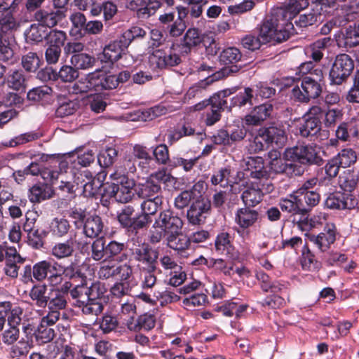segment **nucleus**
I'll list each match as a JSON object with an SVG mask.
<instances>
[{
    "instance_id": "7c9ffc66",
    "label": "nucleus",
    "mask_w": 359,
    "mask_h": 359,
    "mask_svg": "<svg viewBox=\"0 0 359 359\" xmlns=\"http://www.w3.org/2000/svg\"><path fill=\"white\" fill-rule=\"evenodd\" d=\"M264 193L259 184L252 182L241 194L245 206L254 208L263 200Z\"/></svg>"
},
{
    "instance_id": "338daca9",
    "label": "nucleus",
    "mask_w": 359,
    "mask_h": 359,
    "mask_svg": "<svg viewBox=\"0 0 359 359\" xmlns=\"http://www.w3.org/2000/svg\"><path fill=\"white\" fill-rule=\"evenodd\" d=\"M157 269V266H155L154 269L151 267L142 268L141 287L143 290L151 289L156 285L157 280L156 271Z\"/></svg>"
},
{
    "instance_id": "5fc2aeb1",
    "label": "nucleus",
    "mask_w": 359,
    "mask_h": 359,
    "mask_svg": "<svg viewBox=\"0 0 359 359\" xmlns=\"http://www.w3.org/2000/svg\"><path fill=\"white\" fill-rule=\"evenodd\" d=\"M198 160V158L187 159L179 156H172L169 161L168 168L172 170L182 167L185 172H190L197 163Z\"/></svg>"
},
{
    "instance_id": "dca6fc26",
    "label": "nucleus",
    "mask_w": 359,
    "mask_h": 359,
    "mask_svg": "<svg viewBox=\"0 0 359 359\" xmlns=\"http://www.w3.org/2000/svg\"><path fill=\"white\" fill-rule=\"evenodd\" d=\"M324 205L330 210H352L358 205V201L353 194L334 191L328 194Z\"/></svg>"
},
{
    "instance_id": "6e6552de",
    "label": "nucleus",
    "mask_w": 359,
    "mask_h": 359,
    "mask_svg": "<svg viewBox=\"0 0 359 359\" xmlns=\"http://www.w3.org/2000/svg\"><path fill=\"white\" fill-rule=\"evenodd\" d=\"M242 57L241 52L236 47L224 49L219 56V62L224 67L216 72L217 78L220 79L238 74L245 66V64H240Z\"/></svg>"
},
{
    "instance_id": "f3484780",
    "label": "nucleus",
    "mask_w": 359,
    "mask_h": 359,
    "mask_svg": "<svg viewBox=\"0 0 359 359\" xmlns=\"http://www.w3.org/2000/svg\"><path fill=\"white\" fill-rule=\"evenodd\" d=\"M132 255L136 262L144 264L145 267L154 269L158 265L159 250L149 243L143 242L133 249Z\"/></svg>"
},
{
    "instance_id": "f704fd0d",
    "label": "nucleus",
    "mask_w": 359,
    "mask_h": 359,
    "mask_svg": "<svg viewBox=\"0 0 359 359\" xmlns=\"http://www.w3.org/2000/svg\"><path fill=\"white\" fill-rule=\"evenodd\" d=\"M83 232L86 237L97 238L104 228L102 218L97 215H90L82 225Z\"/></svg>"
},
{
    "instance_id": "a211bd4d",
    "label": "nucleus",
    "mask_w": 359,
    "mask_h": 359,
    "mask_svg": "<svg viewBox=\"0 0 359 359\" xmlns=\"http://www.w3.org/2000/svg\"><path fill=\"white\" fill-rule=\"evenodd\" d=\"M86 80L88 81V86L95 92L112 90L117 88L115 74H111L101 70L88 74Z\"/></svg>"
},
{
    "instance_id": "393cba45",
    "label": "nucleus",
    "mask_w": 359,
    "mask_h": 359,
    "mask_svg": "<svg viewBox=\"0 0 359 359\" xmlns=\"http://www.w3.org/2000/svg\"><path fill=\"white\" fill-rule=\"evenodd\" d=\"M81 245L83 247L88 245V243L82 244L76 239V237H71L63 242L56 243L51 249V254L58 259L69 258L74 255L75 247L79 248Z\"/></svg>"
},
{
    "instance_id": "de8ad7c7",
    "label": "nucleus",
    "mask_w": 359,
    "mask_h": 359,
    "mask_svg": "<svg viewBox=\"0 0 359 359\" xmlns=\"http://www.w3.org/2000/svg\"><path fill=\"white\" fill-rule=\"evenodd\" d=\"M203 187V182L200 184V182L194 185L193 188L189 190L182 191L175 198L174 201L175 207L177 209L182 210L187 207L191 200H194L196 197L195 191L197 187Z\"/></svg>"
},
{
    "instance_id": "ddd939ff",
    "label": "nucleus",
    "mask_w": 359,
    "mask_h": 359,
    "mask_svg": "<svg viewBox=\"0 0 359 359\" xmlns=\"http://www.w3.org/2000/svg\"><path fill=\"white\" fill-rule=\"evenodd\" d=\"M210 212V200L208 197L201 195L190 205L187 212V217L191 224L200 225L205 223Z\"/></svg>"
},
{
    "instance_id": "aec40b11",
    "label": "nucleus",
    "mask_w": 359,
    "mask_h": 359,
    "mask_svg": "<svg viewBox=\"0 0 359 359\" xmlns=\"http://www.w3.org/2000/svg\"><path fill=\"white\" fill-rule=\"evenodd\" d=\"M260 219L261 216L257 210L248 206L238 208L234 217L235 223L238 226L237 233L243 235L245 230L252 227Z\"/></svg>"
},
{
    "instance_id": "6ab92c4d",
    "label": "nucleus",
    "mask_w": 359,
    "mask_h": 359,
    "mask_svg": "<svg viewBox=\"0 0 359 359\" xmlns=\"http://www.w3.org/2000/svg\"><path fill=\"white\" fill-rule=\"evenodd\" d=\"M273 113V104L270 101H267L253 107L251 111L244 117L243 123L248 126H261L264 121L272 118Z\"/></svg>"
},
{
    "instance_id": "4c0bfd02",
    "label": "nucleus",
    "mask_w": 359,
    "mask_h": 359,
    "mask_svg": "<svg viewBox=\"0 0 359 359\" xmlns=\"http://www.w3.org/2000/svg\"><path fill=\"white\" fill-rule=\"evenodd\" d=\"M126 245L116 241H111L106 245V260L123 262L128 257L126 253L123 252Z\"/></svg>"
},
{
    "instance_id": "423d86ee",
    "label": "nucleus",
    "mask_w": 359,
    "mask_h": 359,
    "mask_svg": "<svg viewBox=\"0 0 359 359\" xmlns=\"http://www.w3.org/2000/svg\"><path fill=\"white\" fill-rule=\"evenodd\" d=\"M283 158L306 165L319 166L323 163V159L320 154V147L313 144H299L286 148Z\"/></svg>"
},
{
    "instance_id": "49530a36",
    "label": "nucleus",
    "mask_w": 359,
    "mask_h": 359,
    "mask_svg": "<svg viewBox=\"0 0 359 359\" xmlns=\"http://www.w3.org/2000/svg\"><path fill=\"white\" fill-rule=\"evenodd\" d=\"M166 241L169 248L177 251H183L190 245L189 238L183 235L181 231L168 235L166 237Z\"/></svg>"
},
{
    "instance_id": "c03bdc74",
    "label": "nucleus",
    "mask_w": 359,
    "mask_h": 359,
    "mask_svg": "<svg viewBox=\"0 0 359 359\" xmlns=\"http://www.w3.org/2000/svg\"><path fill=\"white\" fill-rule=\"evenodd\" d=\"M96 321L100 330L105 334L116 331L118 327L117 317L109 313H104L101 318H97Z\"/></svg>"
},
{
    "instance_id": "39448f33",
    "label": "nucleus",
    "mask_w": 359,
    "mask_h": 359,
    "mask_svg": "<svg viewBox=\"0 0 359 359\" xmlns=\"http://www.w3.org/2000/svg\"><path fill=\"white\" fill-rule=\"evenodd\" d=\"M175 182L176 178L171 174L167 173L165 170H158L150 175L144 182L139 183L135 191L141 198H154L156 196H161L162 183L168 186Z\"/></svg>"
},
{
    "instance_id": "f257e3e1",
    "label": "nucleus",
    "mask_w": 359,
    "mask_h": 359,
    "mask_svg": "<svg viewBox=\"0 0 359 359\" xmlns=\"http://www.w3.org/2000/svg\"><path fill=\"white\" fill-rule=\"evenodd\" d=\"M140 208L141 212L135 213L134 206H123L117 213V221L129 236H136L140 231L147 230L153 222L152 216L156 215L163 203V196L144 198Z\"/></svg>"
},
{
    "instance_id": "cd10ccee",
    "label": "nucleus",
    "mask_w": 359,
    "mask_h": 359,
    "mask_svg": "<svg viewBox=\"0 0 359 359\" xmlns=\"http://www.w3.org/2000/svg\"><path fill=\"white\" fill-rule=\"evenodd\" d=\"M249 176L255 180H267L269 173L264 166V159L260 156L250 157L246 163V169Z\"/></svg>"
},
{
    "instance_id": "e2e57ef3",
    "label": "nucleus",
    "mask_w": 359,
    "mask_h": 359,
    "mask_svg": "<svg viewBox=\"0 0 359 359\" xmlns=\"http://www.w3.org/2000/svg\"><path fill=\"white\" fill-rule=\"evenodd\" d=\"M19 26L13 13L10 12L2 13L0 15V30L3 33H8L15 30Z\"/></svg>"
},
{
    "instance_id": "6e6d98bb",
    "label": "nucleus",
    "mask_w": 359,
    "mask_h": 359,
    "mask_svg": "<svg viewBox=\"0 0 359 359\" xmlns=\"http://www.w3.org/2000/svg\"><path fill=\"white\" fill-rule=\"evenodd\" d=\"M67 39L64 31L52 29L46 36V42L48 46L62 48Z\"/></svg>"
},
{
    "instance_id": "0eeeda50",
    "label": "nucleus",
    "mask_w": 359,
    "mask_h": 359,
    "mask_svg": "<svg viewBox=\"0 0 359 359\" xmlns=\"http://www.w3.org/2000/svg\"><path fill=\"white\" fill-rule=\"evenodd\" d=\"M354 61L346 53L335 56L329 72V81L331 86H340L345 83L354 70Z\"/></svg>"
},
{
    "instance_id": "58836bf2",
    "label": "nucleus",
    "mask_w": 359,
    "mask_h": 359,
    "mask_svg": "<svg viewBox=\"0 0 359 359\" xmlns=\"http://www.w3.org/2000/svg\"><path fill=\"white\" fill-rule=\"evenodd\" d=\"M70 229L69 222L63 217H55L49 224V232L53 237L57 238H62L66 236Z\"/></svg>"
},
{
    "instance_id": "7ed1b4c3",
    "label": "nucleus",
    "mask_w": 359,
    "mask_h": 359,
    "mask_svg": "<svg viewBox=\"0 0 359 359\" xmlns=\"http://www.w3.org/2000/svg\"><path fill=\"white\" fill-rule=\"evenodd\" d=\"M57 262L53 259H45L35 263L33 266L27 264L24 266L21 273V281L25 284L41 283L48 279L53 285L55 284V275L57 273Z\"/></svg>"
},
{
    "instance_id": "20e7f679",
    "label": "nucleus",
    "mask_w": 359,
    "mask_h": 359,
    "mask_svg": "<svg viewBox=\"0 0 359 359\" xmlns=\"http://www.w3.org/2000/svg\"><path fill=\"white\" fill-rule=\"evenodd\" d=\"M314 72L317 79L313 77V73H310L301 79V88L297 85L292 88V95L298 102L309 103L321 95L323 73L320 69H314Z\"/></svg>"
},
{
    "instance_id": "052dcab7",
    "label": "nucleus",
    "mask_w": 359,
    "mask_h": 359,
    "mask_svg": "<svg viewBox=\"0 0 359 359\" xmlns=\"http://www.w3.org/2000/svg\"><path fill=\"white\" fill-rule=\"evenodd\" d=\"M118 156V151L113 147L102 150L97 155V161L101 167L108 168L113 165Z\"/></svg>"
},
{
    "instance_id": "c85d7f7f",
    "label": "nucleus",
    "mask_w": 359,
    "mask_h": 359,
    "mask_svg": "<svg viewBox=\"0 0 359 359\" xmlns=\"http://www.w3.org/2000/svg\"><path fill=\"white\" fill-rule=\"evenodd\" d=\"M53 195L54 190L50 184L38 182L29 189L28 198L32 203H39L51 198Z\"/></svg>"
},
{
    "instance_id": "774afa93",
    "label": "nucleus",
    "mask_w": 359,
    "mask_h": 359,
    "mask_svg": "<svg viewBox=\"0 0 359 359\" xmlns=\"http://www.w3.org/2000/svg\"><path fill=\"white\" fill-rule=\"evenodd\" d=\"M48 326L50 325L41 321L35 332L36 339L37 341L41 344L48 343L52 341L55 336L54 330Z\"/></svg>"
},
{
    "instance_id": "2f4dec72",
    "label": "nucleus",
    "mask_w": 359,
    "mask_h": 359,
    "mask_svg": "<svg viewBox=\"0 0 359 359\" xmlns=\"http://www.w3.org/2000/svg\"><path fill=\"white\" fill-rule=\"evenodd\" d=\"M50 294V288L46 284H34L29 290V297L35 306L43 309L46 308Z\"/></svg>"
},
{
    "instance_id": "ea45409f",
    "label": "nucleus",
    "mask_w": 359,
    "mask_h": 359,
    "mask_svg": "<svg viewBox=\"0 0 359 359\" xmlns=\"http://www.w3.org/2000/svg\"><path fill=\"white\" fill-rule=\"evenodd\" d=\"M253 97V90L250 87L245 88L243 91L239 92L230 99V111L233 107L241 108L247 104L252 106Z\"/></svg>"
},
{
    "instance_id": "c9c22d12",
    "label": "nucleus",
    "mask_w": 359,
    "mask_h": 359,
    "mask_svg": "<svg viewBox=\"0 0 359 359\" xmlns=\"http://www.w3.org/2000/svg\"><path fill=\"white\" fill-rule=\"evenodd\" d=\"M280 207L283 212H287L294 216L306 215V210L303 206L297 194L291 195L290 198H283L280 202Z\"/></svg>"
},
{
    "instance_id": "680f3d73",
    "label": "nucleus",
    "mask_w": 359,
    "mask_h": 359,
    "mask_svg": "<svg viewBox=\"0 0 359 359\" xmlns=\"http://www.w3.org/2000/svg\"><path fill=\"white\" fill-rule=\"evenodd\" d=\"M70 295L75 300L74 306H81V304L88 299L86 282L79 284L70 290Z\"/></svg>"
},
{
    "instance_id": "a878e982",
    "label": "nucleus",
    "mask_w": 359,
    "mask_h": 359,
    "mask_svg": "<svg viewBox=\"0 0 359 359\" xmlns=\"http://www.w3.org/2000/svg\"><path fill=\"white\" fill-rule=\"evenodd\" d=\"M203 41L200 31L196 28H189L180 43H177L178 52L182 55H187L191 50L198 46Z\"/></svg>"
},
{
    "instance_id": "f03ea898",
    "label": "nucleus",
    "mask_w": 359,
    "mask_h": 359,
    "mask_svg": "<svg viewBox=\"0 0 359 359\" xmlns=\"http://www.w3.org/2000/svg\"><path fill=\"white\" fill-rule=\"evenodd\" d=\"M294 33L297 34L292 22H289L287 12L277 9L263 21L259 28L262 43H282L288 40Z\"/></svg>"
},
{
    "instance_id": "b1692460",
    "label": "nucleus",
    "mask_w": 359,
    "mask_h": 359,
    "mask_svg": "<svg viewBox=\"0 0 359 359\" xmlns=\"http://www.w3.org/2000/svg\"><path fill=\"white\" fill-rule=\"evenodd\" d=\"M128 46L120 36L116 40L111 41L107 45L102 51L101 60L105 62L114 63L118 61L122 56L126 54Z\"/></svg>"
},
{
    "instance_id": "1a4fd4ad",
    "label": "nucleus",
    "mask_w": 359,
    "mask_h": 359,
    "mask_svg": "<svg viewBox=\"0 0 359 359\" xmlns=\"http://www.w3.org/2000/svg\"><path fill=\"white\" fill-rule=\"evenodd\" d=\"M323 109L318 105L311 107L302 116L298 126L301 137L311 140L322 130Z\"/></svg>"
},
{
    "instance_id": "09e8293b",
    "label": "nucleus",
    "mask_w": 359,
    "mask_h": 359,
    "mask_svg": "<svg viewBox=\"0 0 359 359\" xmlns=\"http://www.w3.org/2000/svg\"><path fill=\"white\" fill-rule=\"evenodd\" d=\"M41 135L36 131H30L17 135L4 144L7 147H15L36 140Z\"/></svg>"
},
{
    "instance_id": "412c9836",
    "label": "nucleus",
    "mask_w": 359,
    "mask_h": 359,
    "mask_svg": "<svg viewBox=\"0 0 359 359\" xmlns=\"http://www.w3.org/2000/svg\"><path fill=\"white\" fill-rule=\"evenodd\" d=\"M337 229L333 223L327 224L318 235L307 233L308 239L321 252L327 251L336 241Z\"/></svg>"
},
{
    "instance_id": "473e14b6",
    "label": "nucleus",
    "mask_w": 359,
    "mask_h": 359,
    "mask_svg": "<svg viewBox=\"0 0 359 359\" xmlns=\"http://www.w3.org/2000/svg\"><path fill=\"white\" fill-rule=\"evenodd\" d=\"M338 184L344 192L351 194L359 184L358 171L353 169L343 171L339 176Z\"/></svg>"
},
{
    "instance_id": "79ce46f5",
    "label": "nucleus",
    "mask_w": 359,
    "mask_h": 359,
    "mask_svg": "<svg viewBox=\"0 0 359 359\" xmlns=\"http://www.w3.org/2000/svg\"><path fill=\"white\" fill-rule=\"evenodd\" d=\"M215 249L217 254L229 255L233 250L231 236L228 232L219 233L215 240Z\"/></svg>"
},
{
    "instance_id": "72a5a7b5",
    "label": "nucleus",
    "mask_w": 359,
    "mask_h": 359,
    "mask_svg": "<svg viewBox=\"0 0 359 359\" xmlns=\"http://www.w3.org/2000/svg\"><path fill=\"white\" fill-rule=\"evenodd\" d=\"M84 176L86 180H83L84 183L81 185L83 196L87 198H97L100 194L102 181L100 177H93L90 172H85Z\"/></svg>"
},
{
    "instance_id": "13d9d810",
    "label": "nucleus",
    "mask_w": 359,
    "mask_h": 359,
    "mask_svg": "<svg viewBox=\"0 0 359 359\" xmlns=\"http://www.w3.org/2000/svg\"><path fill=\"white\" fill-rule=\"evenodd\" d=\"M48 232L43 229H36L27 234V243L35 249H40L44 245V239Z\"/></svg>"
},
{
    "instance_id": "a19ab883",
    "label": "nucleus",
    "mask_w": 359,
    "mask_h": 359,
    "mask_svg": "<svg viewBox=\"0 0 359 359\" xmlns=\"http://www.w3.org/2000/svg\"><path fill=\"white\" fill-rule=\"evenodd\" d=\"M330 37H324L316 41L307 49L308 55L315 62L320 61L323 57V51L330 45Z\"/></svg>"
},
{
    "instance_id": "9b49d317",
    "label": "nucleus",
    "mask_w": 359,
    "mask_h": 359,
    "mask_svg": "<svg viewBox=\"0 0 359 359\" xmlns=\"http://www.w3.org/2000/svg\"><path fill=\"white\" fill-rule=\"evenodd\" d=\"M67 299L62 292L50 288V294L46 304L48 313L42 318V322L49 325L56 323L60 318V311L65 309L67 306Z\"/></svg>"
},
{
    "instance_id": "603ef678",
    "label": "nucleus",
    "mask_w": 359,
    "mask_h": 359,
    "mask_svg": "<svg viewBox=\"0 0 359 359\" xmlns=\"http://www.w3.org/2000/svg\"><path fill=\"white\" fill-rule=\"evenodd\" d=\"M8 85L10 88L18 90L25 91L27 86V79L22 70H15L7 79Z\"/></svg>"
},
{
    "instance_id": "69168bd1",
    "label": "nucleus",
    "mask_w": 359,
    "mask_h": 359,
    "mask_svg": "<svg viewBox=\"0 0 359 359\" xmlns=\"http://www.w3.org/2000/svg\"><path fill=\"white\" fill-rule=\"evenodd\" d=\"M345 45L347 48L359 46V21L349 26L344 34Z\"/></svg>"
},
{
    "instance_id": "c756f323",
    "label": "nucleus",
    "mask_w": 359,
    "mask_h": 359,
    "mask_svg": "<svg viewBox=\"0 0 359 359\" xmlns=\"http://www.w3.org/2000/svg\"><path fill=\"white\" fill-rule=\"evenodd\" d=\"M240 88L234 86L232 88H225L213 94L208 99L209 104L212 108L224 111L225 109L230 111L229 104L227 102V97L235 94Z\"/></svg>"
},
{
    "instance_id": "4d7b16f0",
    "label": "nucleus",
    "mask_w": 359,
    "mask_h": 359,
    "mask_svg": "<svg viewBox=\"0 0 359 359\" xmlns=\"http://www.w3.org/2000/svg\"><path fill=\"white\" fill-rule=\"evenodd\" d=\"M53 90L48 86H41L30 90L27 95L29 100L40 102L47 100L51 96Z\"/></svg>"
},
{
    "instance_id": "a18cd8bd",
    "label": "nucleus",
    "mask_w": 359,
    "mask_h": 359,
    "mask_svg": "<svg viewBox=\"0 0 359 359\" xmlns=\"http://www.w3.org/2000/svg\"><path fill=\"white\" fill-rule=\"evenodd\" d=\"M231 174L230 166L221 168L211 176V184L215 186L219 185L222 188L231 186Z\"/></svg>"
},
{
    "instance_id": "4be33fe9",
    "label": "nucleus",
    "mask_w": 359,
    "mask_h": 359,
    "mask_svg": "<svg viewBox=\"0 0 359 359\" xmlns=\"http://www.w3.org/2000/svg\"><path fill=\"white\" fill-rule=\"evenodd\" d=\"M67 14L58 8L46 7L38 9L34 15V20L46 28H53L63 21Z\"/></svg>"
},
{
    "instance_id": "e433bc0d",
    "label": "nucleus",
    "mask_w": 359,
    "mask_h": 359,
    "mask_svg": "<svg viewBox=\"0 0 359 359\" xmlns=\"http://www.w3.org/2000/svg\"><path fill=\"white\" fill-rule=\"evenodd\" d=\"M322 13L323 12L318 7L315 6V8H312L308 13L302 14L298 17L294 16V21L292 23L295 29L299 32L297 27L302 29L316 24L320 20Z\"/></svg>"
},
{
    "instance_id": "37998d69",
    "label": "nucleus",
    "mask_w": 359,
    "mask_h": 359,
    "mask_svg": "<svg viewBox=\"0 0 359 359\" xmlns=\"http://www.w3.org/2000/svg\"><path fill=\"white\" fill-rule=\"evenodd\" d=\"M20 335V331L18 326L6 324L4 328L0 332V343L8 346L13 345L18 341Z\"/></svg>"
},
{
    "instance_id": "bf43d9fd",
    "label": "nucleus",
    "mask_w": 359,
    "mask_h": 359,
    "mask_svg": "<svg viewBox=\"0 0 359 359\" xmlns=\"http://www.w3.org/2000/svg\"><path fill=\"white\" fill-rule=\"evenodd\" d=\"M309 5V0H289L285 9H283L287 12V19L289 22H292L296 14L302 10L306 8Z\"/></svg>"
},
{
    "instance_id": "bb28decb",
    "label": "nucleus",
    "mask_w": 359,
    "mask_h": 359,
    "mask_svg": "<svg viewBox=\"0 0 359 359\" xmlns=\"http://www.w3.org/2000/svg\"><path fill=\"white\" fill-rule=\"evenodd\" d=\"M155 325L156 317L149 313H145L139 316L136 320L132 316L126 323L127 328L133 332H139L142 330L149 331L152 330Z\"/></svg>"
},
{
    "instance_id": "5701e85b",
    "label": "nucleus",
    "mask_w": 359,
    "mask_h": 359,
    "mask_svg": "<svg viewBox=\"0 0 359 359\" xmlns=\"http://www.w3.org/2000/svg\"><path fill=\"white\" fill-rule=\"evenodd\" d=\"M178 51L176 44H172L168 49H157L154 51L151 60L156 63L158 69H165L180 64L181 58L175 51Z\"/></svg>"
},
{
    "instance_id": "864d4df0",
    "label": "nucleus",
    "mask_w": 359,
    "mask_h": 359,
    "mask_svg": "<svg viewBox=\"0 0 359 359\" xmlns=\"http://www.w3.org/2000/svg\"><path fill=\"white\" fill-rule=\"evenodd\" d=\"M70 60L72 65L77 69H88L95 62V57L87 53L73 55Z\"/></svg>"
},
{
    "instance_id": "9d476101",
    "label": "nucleus",
    "mask_w": 359,
    "mask_h": 359,
    "mask_svg": "<svg viewBox=\"0 0 359 359\" xmlns=\"http://www.w3.org/2000/svg\"><path fill=\"white\" fill-rule=\"evenodd\" d=\"M259 136L269 146L283 148L287 141L285 126L281 121H275L259 128Z\"/></svg>"
},
{
    "instance_id": "3c124183",
    "label": "nucleus",
    "mask_w": 359,
    "mask_h": 359,
    "mask_svg": "<svg viewBox=\"0 0 359 359\" xmlns=\"http://www.w3.org/2000/svg\"><path fill=\"white\" fill-rule=\"evenodd\" d=\"M341 167L346 168L354 165L357 161L356 152L351 148H345L341 149L336 156Z\"/></svg>"
},
{
    "instance_id": "2eb2a0df",
    "label": "nucleus",
    "mask_w": 359,
    "mask_h": 359,
    "mask_svg": "<svg viewBox=\"0 0 359 359\" xmlns=\"http://www.w3.org/2000/svg\"><path fill=\"white\" fill-rule=\"evenodd\" d=\"M156 227L163 228L168 235L180 233L183 222L177 213L168 208L161 211L154 220Z\"/></svg>"
},
{
    "instance_id": "f8f14e48",
    "label": "nucleus",
    "mask_w": 359,
    "mask_h": 359,
    "mask_svg": "<svg viewBox=\"0 0 359 359\" xmlns=\"http://www.w3.org/2000/svg\"><path fill=\"white\" fill-rule=\"evenodd\" d=\"M111 178L115 181V184L118 187L116 201L121 203H128L131 201L134 197L133 190L136 187L135 180L118 170L111 174Z\"/></svg>"
},
{
    "instance_id": "4468645a",
    "label": "nucleus",
    "mask_w": 359,
    "mask_h": 359,
    "mask_svg": "<svg viewBox=\"0 0 359 359\" xmlns=\"http://www.w3.org/2000/svg\"><path fill=\"white\" fill-rule=\"evenodd\" d=\"M52 276H55V278H56V280H55L56 285L62 283L64 277L69 280L80 282L81 283H86L87 280L84 266L74 262L67 266H63L57 262V273L52 275Z\"/></svg>"
},
{
    "instance_id": "8fccbe9b",
    "label": "nucleus",
    "mask_w": 359,
    "mask_h": 359,
    "mask_svg": "<svg viewBox=\"0 0 359 359\" xmlns=\"http://www.w3.org/2000/svg\"><path fill=\"white\" fill-rule=\"evenodd\" d=\"M297 194L303 206L306 210V215L309 213L313 207L316 206L320 203V195L317 191Z\"/></svg>"
},
{
    "instance_id": "0e129e2a",
    "label": "nucleus",
    "mask_w": 359,
    "mask_h": 359,
    "mask_svg": "<svg viewBox=\"0 0 359 359\" xmlns=\"http://www.w3.org/2000/svg\"><path fill=\"white\" fill-rule=\"evenodd\" d=\"M323 114L322 125L323 124L324 127L327 128H334L337 121L341 119L343 116L341 110L338 108L329 109L327 111L323 109Z\"/></svg>"
}]
</instances>
